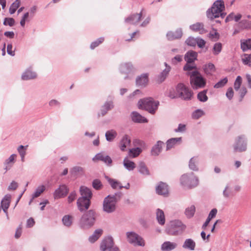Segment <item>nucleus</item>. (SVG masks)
Listing matches in <instances>:
<instances>
[{"mask_svg": "<svg viewBox=\"0 0 251 251\" xmlns=\"http://www.w3.org/2000/svg\"><path fill=\"white\" fill-rule=\"evenodd\" d=\"M79 191L81 197L77 199L76 204L78 209L82 212L89 209L93 194L90 189L83 186L80 187Z\"/></svg>", "mask_w": 251, "mask_h": 251, "instance_id": "f257e3e1", "label": "nucleus"}, {"mask_svg": "<svg viewBox=\"0 0 251 251\" xmlns=\"http://www.w3.org/2000/svg\"><path fill=\"white\" fill-rule=\"evenodd\" d=\"M122 193L121 192L115 193L114 195H109L104 199L102 209L107 213L114 212L116 209V204L121 199Z\"/></svg>", "mask_w": 251, "mask_h": 251, "instance_id": "f03ea898", "label": "nucleus"}, {"mask_svg": "<svg viewBox=\"0 0 251 251\" xmlns=\"http://www.w3.org/2000/svg\"><path fill=\"white\" fill-rule=\"evenodd\" d=\"M97 213L95 210L90 209L86 211L79 219V226L84 229L92 227L96 221Z\"/></svg>", "mask_w": 251, "mask_h": 251, "instance_id": "7ed1b4c3", "label": "nucleus"}, {"mask_svg": "<svg viewBox=\"0 0 251 251\" xmlns=\"http://www.w3.org/2000/svg\"><path fill=\"white\" fill-rule=\"evenodd\" d=\"M186 226L178 220L171 221L166 226L165 232L169 235H181L186 229Z\"/></svg>", "mask_w": 251, "mask_h": 251, "instance_id": "20e7f679", "label": "nucleus"}, {"mask_svg": "<svg viewBox=\"0 0 251 251\" xmlns=\"http://www.w3.org/2000/svg\"><path fill=\"white\" fill-rule=\"evenodd\" d=\"M186 75L190 76V83L194 89L204 87L206 80L198 71L187 72Z\"/></svg>", "mask_w": 251, "mask_h": 251, "instance_id": "39448f33", "label": "nucleus"}, {"mask_svg": "<svg viewBox=\"0 0 251 251\" xmlns=\"http://www.w3.org/2000/svg\"><path fill=\"white\" fill-rule=\"evenodd\" d=\"M225 9L224 1L223 0H217L211 7L206 11V16L211 20L219 18L221 12Z\"/></svg>", "mask_w": 251, "mask_h": 251, "instance_id": "423d86ee", "label": "nucleus"}, {"mask_svg": "<svg viewBox=\"0 0 251 251\" xmlns=\"http://www.w3.org/2000/svg\"><path fill=\"white\" fill-rule=\"evenodd\" d=\"M159 104L158 101H155L151 98L141 99L138 101L139 108L145 109L152 114L155 113Z\"/></svg>", "mask_w": 251, "mask_h": 251, "instance_id": "0eeeda50", "label": "nucleus"}, {"mask_svg": "<svg viewBox=\"0 0 251 251\" xmlns=\"http://www.w3.org/2000/svg\"><path fill=\"white\" fill-rule=\"evenodd\" d=\"M182 186L188 189H192L197 186L199 183L198 177L191 172L182 175L180 178Z\"/></svg>", "mask_w": 251, "mask_h": 251, "instance_id": "6e6552de", "label": "nucleus"}, {"mask_svg": "<svg viewBox=\"0 0 251 251\" xmlns=\"http://www.w3.org/2000/svg\"><path fill=\"white\" fill-rule=\"evenodd\" d=\"M176 89L178 94V98L185 100H189L191 99L193 93L183 83H178L176 85Z\"/></svg>", "mask_w": 251, "mask_h": 251, "instance_id": "1a4fd4ad", "label": "nucleus"}, {"mask_svg": "<svg viewBox=\"0 0 251 251\" xmlns=\"http://www.w3.org/2000/svg\"><path fill=\"white\" fill-rule=\"evenodd\" d=\"M101 251H120L119 248L114 245L113 239L111 236L104 238L100 246Z\"/></svg>", "mask_w": 251, "mask_h": 251, "instance_id": "9d476101", "label": "nucleus"}, {"mask_svg": "<svg viewBox=\"0 0 251 251\" xmlns=\"http://www.w3.org/2000/svg\"><path fill=\"white\" fill-rule=\"evenodd\" d=\"M126 236L128 242L134 246H144L145 242L143 238L134 232H127Z\"/></svg>", "mask_w": 251, "mask_h": 251, "instance_id": "9b49d317", "label": "nucleus"}, {"mask_svg": "<svg viewBox=\"0 0 251 251\" xmlns=\"http://www.w3.org/2000/svg\"><path fill=\"white\" fill-rule=\"evenodd\" d=\"M247 149V139L244 135H241L236 139L234 145V151L242 152Z\"/></svg>", "mask_w": 251, "mask_h": 251, "instance_id": "f8f14e48", "label": "nucleus"}, {"mask_svg": "<svg viewBox=\"0 0 251 251\" xmlns=\"http://www.w3.org/2000/svg\"><path fill=\"white\" fill-rule=\"evenodd\" d=\"M149 82V74L145 73L138 76L136 78V84L138 87H146Z\"/></svg>", "mask_w": 251, "mask_h": 251, "instance_id": "ddd939ff", "label": "nucleus"}, {"mask_svg": "<svg viewBox=\"0 0 251 251\" xmlns=\"http://www.w3.org/2000/svg\"><path fill=\"white\" fill-rule=\"evenodd\" d=\"M142 11L139 14H133L125 19V22L131 25H136L140 21L142 16Z\"/></svg>", "mask_w": 251, "mask_h": 251, "instance_id": "4468645a", "label": "nucleus"}, {"mask_svg": "<svg viewBox=\"0 0 251 251\" xmlns=\"http://www.w3.org/2000/svg\"><path fill=\"white\" fill-rule=\"evenodd\" d=\"M68 191L69 190L66 185H60V186L55 190L53 193V197L55 199L65 197L68 194Z\"/></svg>", "mask_w": 251, "mask_h": 251, "instance_id": "2eb2a0df", "label": "nucleus"}, {"mask_svg": "<svg viewBox=\"0 0 251 251\" xmlns=\"http://www.w3.org/2000/svg\"><path fill=\"white\" fill-rule=\"evenodd\" d=\"M96 160L101 161L108 166H111L112 162L111 157L102 152L98 153L93 158V160L95 161Z\"/></svg>", "mask_w": 251, "mask_h": 251, "instance_id": "dca6fc26", "label": "nucleus"}, {"mask_svg": "<svg viewBox=\"0 0 251 251\" xmlns=\"http://www.w3.org/2000/svg\"><path fill=\"white\" fill-rule=\"evenodd\" d=\"M156 192L159 195L167 196L169 193L168 185L163 182H160L156 187Z\"/></svg>", "mask_w": 251, "mask_h": 251, "instance_id": "f3484780", "label": "nucleus"}, {"mask_svg": "<svg viewBox=\"0 0 251 251\" xmlns=\"http://www.w3.org/2000/svg\"><path fill=\"white\" fill-rule=\"evenodd\" d=\"M182 31L181 28L177 29L175 31H169L167 33V37L169 40L172 41L179 39L182 37Z\"/></svg>", "mask_w": 251, "mask_h": 251, "instance_id": "a211bd4d", "label": "nucleus"}, {"mask_svg": "<svg viewBox=\"0 0 251 251\" xmlns=\"http://www.w3.org/2000/svg\"><path fill=\"white\" fill-rule=\"evenodd\" d=\"M37 77L36 73L32 71L31 69H27L22 74L21 78L22 80H27L33 79Z\"/></svg>", "mask_w": 251, "mask_h": 251, "instance_id": "6ab92c4d", "label": "nucleus"}, {"mask_svg": "<svg viewBox=\"0 0 251 251\" xmlns=\"http://www.w3.org/2000/svg\"><path fill=\"white\" fill-rule=\"evenodd\" d=\"M200 161V157L198 156H195L192 157L189 161V168L193 171H198V164Z\"/></svg>", "mask_w": 251, "mask_h": 251, "instance_id": "aec40b11", "label": "nucleus"}, {"mask_svg": "<svg viewBox=\"0 0 251 251\" xmlns=\"http://www.w3.org/2000/svg\"><path fill=\"white\" fill-rule=\"evenodd\" d=\"M114 105L112 100L106 101L102 105L100 109V114L102 116H104L108 111L112 109Z\"/></svg>", "mask_w": 251, "mask_h": 251, "instance_id": "412c9836", "label": "nucleus"}, {"mask_svg": "<svg viewBox=\"0 0 251 251\" xmlns=\"http://www.w3.org/2000/svg\"><path fill=\"white\" fill-rule=\"evenodd\" d=\"M182 141L181 137L172 138L166 142V150L168 151L174 148L176 145L179 144Z\"/></svg>", "mask_w": 251, "mask_h": 251, "instance_id": "4be33fe9", "label": "nucleus"}, {"mask_svg": "<svg viewBox=\"0 0 251 251\" xmlns=\"http://www.w3.org/2000/svg\"><path fill=\"white\" fill-rule=\"evenodd\" d=\"M164 143L161 141H158L152 147L151 154L153 156H157L162 151V146Z\"/></svg>", "mask_w": 251, "mask_h": 251, "instance_id": "5701e85b", "label": "nucleus"}, {"mask_svg": "<svg viewBox=\"0 0 251 251\" xmlns=\"http://www.w3.org/2000/svg\"><path fill=\"white\" fill-rule=\"evenodd\" d=\"M198 53L197 52L190 50L187 51L184 56L185 60L188 63L194 62L197 59Z\"/></svg>", "mask_w": 251, "mask_h": 251, "instance_id": "b1692460", "label": "nucleus"}, {"mask_svg": "<svg viewBox=\"0 0 251 251\" xmlns=\"http://www.w3.org/2000/svg\"><path fill=\"white\" fill-rule=\"evenodd\" d=\"M133 69L132 64L129 62L121 64L119 70L121 73L127 75L132 71Z\"/></svg>", "mask_w": 251, "mask_h": 251, "instance_id": "393cba45", "label": "nucleus"}, {"mask_svg": "<svg viewBox=\"0 0 251 251\" xmlns=\"http://www.w3.org/2000/svg\"><path fill=\"white\" fill-rule=\"evenodd\" d=\"M177 246V244L175 242L166 241L162 244L161 249L163 251H171L175 249Z\"/></svg>", "mask_w": 251, "mask_h": 251, "instance_id": "a878e982", "label": "nucleus"}, {"mask_svg": "<svg viewBox=\"0 0 251 251\" xmlns=\"http://www.w3.org/2000/svg\"><path fill=\"white\" fill-rule=\"evenodd\" d=\"M105 178L113 189H117L118 188L122 189L124 187L120 181L115 179L111 178L108 176H105Z\"/></svg>", "mask_w": 251, "mask_h": 251, "instance_id": "bb28decb", "label": "nucleus"}, {"mask_svg": "<svg viewBox=\"0 0 251 251\" xmlns=\"http://www.w3.org/2000/svg\"><path fill=\"white\" fill-rule=\"evenodd\" d=\"M132 120L135 123H147L148 120L138 112L134 111L131 114Z\"/></svg>", "mask_w": 251, "mask_h": 251, "instance_id": "cd10ccee", "label": "nucleus"}, {"mask_svg": "<svg viewBox=\"0 0 251 251\" xmlns=\"http://www.w3.org/2000/svg\"><path fill=\"white\" fill-rule=\"evenodd\" d=\"M196 247L195 242L191 238L186 239L183 245L182 248L190 251H194Z\"/></svg>", "mask_w": 251, "mask_h": 251, "instance_id": "c85d7f7f", "label": "nucleus"}, {"mask_svg": "<svg viewBox=\"0 0 251 251\" xmlns=\"http://www.w3.org/2000/svg\"><path fill=\"white\" fill-rule=\"evenodd\" d=\"M138 172L142 175L144 176H149L150 175V171L147 168L146 164L143 162L141 161L139 163L138 166Z\"/></svg>", "mask_w": 251, "mask_h": 251, "instance_id": "c756f323", "label": "nucleus"}, {"mask_svg": "<svg viewBox=\"0 0 251 251\" xmlns=\"http://www.w3.org/2000/svg\"><path fill=\"white\" fill-rule=\"evenodd\" d=\"M238 26L241 30L251 29V20L243 19L239 22Z\"/></svg>", "mask_w": 251, "mask_h": 251, "instance_id": "7c9ffc66", "label": "nucleus"}, {"mask_svg": "<svg viewBox=\"0 0 251 251\" xmlns=\"http://www.w3.org/2000/svg\"><path fill=\"white\" fill-rule=\"evenodd\" d=\"M156 215L158 223L161 226L164 225L165 223V218L163 211L158 208L156 210Z\"/></svg>", "mask_w": 251, "mask_h": 251, "instance_id": "2f4dec72", "label": "nucleus"}, {"mask_svg": "<svg viewBox=\"0 0 251 251\" xmlns=\"http://www.w3.org/2000/svg\"><path fill=\"white\" fill-rule=\"evenodd\" d=\"M103 230L101 229H97L94 231L93 234L89 238L90 242L93 243L96 241L102 235Z\"/></svg>", "mask_w": 251, "mask_h": 251, "instance_id": "473e14b6", "label": "nucleus"}, {"mask_svg": "<svg viewBox=\"0 0 251 251\" xmlns=\"http://www.w3.org/2000/svg\"><path fill=\"white\" fill-rule=\"evenodd\" d=\"M16 155L15 154H12V155H11L10 156V157L7 159L4 163V170H5L6 172L9 170L12 166L14 162V160H15V158L16 157Z\"/></svg>", "mask_w": 251, "mask_h": 251, "instance_id": "72a5a7b5", "label": "nucleus"}, {"mask_svg": "<svg viewBox=\"0 0 251 251\" xmlns=\"http://www.w3.org/2000/svg\"><path fill=\"white\" fill-rule=\"evenodd\" d=\"M241 49L245 51L251 50V39H243L241 40Z\"/></svg>", "mask_w": 251, "mask_h": 251, "instance_id": "f704fd0d", "label": "nucleus"}, {"mask_svg": "<svg viewBox=\"0 0 251 251\" xmlns=\"http://www.w3.org/2000/svg\"><path fill=\"white\" fill-rule=\"evenodd\" d=\"M124 167L129 171L133 170L136 168V164L132 161L125 158L123 161Z\"/></svg>", "mask_w": 251, "mask_h": 251, "instance_id": "c9c22d12", "label": "nucleus"}, {"mask_svg": "<svg viewBox=\"0 0 251 251\" xmlns=\"http://www.w3.org/2000/svg\"><path fill=\"white\" fill-rule=\"evenodd\" d=\"M170 72L169 68L165 69L158 76L157 78V81L159 83L163 82L168 76Z\"/></svg>", "mask_w": 251, "mask_h": 251, "instance_id": "e433bc0d", "label": "nucleus"}, {"mask_svg": "<svg viewBox=\"0 0 251 251\" xmlns=\"http://www.w3.org/2000/svg\"><path fill=\"white\" fill-rule=\"evenodd\" d=\"M130 139L127 135H125L120 142L121 150L124 151L127 146L130 144Z\"/></svg>", "mask_w": 251, "mask_h": 251, "instance_id": "4c0bfd02", "label": "nucleus"}, {"mask_svg": "<svg viewBox=\"0 0 251 251\" xmlns=\"http://www.w3.org/2000/svg\"><path fill=\"white\" fill-rule=\"evenodd\" d=\"M204 73L206 75H211L212 73L215 72V67L213 63H209L205 64L203 67Z\"/></svg>", "mask_w": 251, "mask_h": 251, "instance_id": "58836bf2", "label": "nucleus"}, {"mask_svg": "<svg viewBox=\"0 0 251 251\" xmlns=\"http://www.w3.org/2000/svg\"><path fill=\"white\" fill-rule=\"evenodd\" d=\"M196 211V208L194 205H192L186 208L185 214L188 218L193 217Z\"/></svg>", "mask_w": 251, "mask_h": 251, "instance_id": "ea45409f", "label": "nucleus"}, {"mask_svg": "<svg viewBox=\"0 0 251 251\" xmlns=\"http://www.w3.org/2000/svg\"><path fill=\"white\" fill-rule=\"evenodd\" d=\"M70 173L72 176L83 175L84 174V169L80 166H75L71 170Z\"/></svg>", "mask_w": 251, "mask_h": 251, "instance_id": "a19ab883", "label": "nucleus"}, {"mask_svg": "<svg viewBox=\"0 0 251 251\" xmlns=\"http://www.w3.org/2000/svg\"><path fill=\"white\" fill-rule=\"evenodd\" d=\"M62 221L64 226L70 227L73 223V217L70 215H65L63 217Z\"/></svg>", "mask_w": 251, "mask_h": 251, "instance_id": "79ce46f5", "label": "nucleus"}, {"mask_svg": "<svg viewBox=\"0 0 251 251\" xmlns=\"http://www.w3.org/2000/svg\"><path fill=\"white\" fill-rule=\"evenodd\" d=\"M10 195H5L1 201V207H4L5 209H8L10 205Z\"/></svg>", "mask_w": 251, "mask_h": 251, "instance_id": "37998d69", "label": "nucleus"}, {"mask_svg": "<svg viewBox=\"0 0 251 251\" xmlns=\"http://www.w3.org/2000/svg\"><path fill=\"white\" fill-rule=\"evenodd\" d=\"M207 90H204L199 92L197 95L198 99L201 102H205L208 100V97L206 95Z\"/></svg>", "mask_w": 251, "mask_h": 251, "instance_id": "c03bdc74", "label": "nucleus"}, {"mask_svg": "<svg viewBox=\"0 0 251 251\" xmlns=\"http://www.w3.org/2000/svg\"><path fill=\"white\" fill-rule=\"evenodd\" d=\"M190 28L193 31H203V24L201 23H197L195 24L191 25L190 26Z\"/></svg>", "mask_w": 251, "mask_h": 251, "instance_id": "a18cd8bd", "label": "nucleus"}, {"mask_svg": "<svg viewBox=\"0 0 251 251\" xmlns=\"http://www.w3.org/2000/svg\"><path fill=\"white\" fill-rule=\"evenodd\" d=\"M242 61L244 65L251 67V53L250 54H244L242 57Z\"/></svg>", "mask_w": 251, "mask_h": 251, "instance_id": "49530a36", "label": "nucleus"}, {"mask_svg": "<svg viewBox=\"0 0 251 251\" xmlns=\"http://www.w3.org/2000/svg\"><path fill=\"white\" fill-rule=\"evenodd\" d=\"M117 133L114 130H108L105 133V137L108 141H112L116 137Z\"/></svg>", "mask_w": 251, "mask_h": 251, "instance_id": "de8ad7c7", "label": "nucleus"}, {"mask_svg": "<svg viewBox=\"0 0 251 251\" xmlns=\"http://www.w3.org/2000/svg\"><path fill=\"white\" fill-rule=\"evenodd\" d=\"M45 190V187L44 185H41L38 187L35 192L32 194V199L38 197L41 193H42Z\"/></svg>", "mask_w": 251, "mask_h": 251, "instance_id": "09e8293b", "label": "nucleus"}, {"mask_svg": "<svg viewBox=\"0 0 251 251\" xmlns=\"http://www.w3.org/2000/svg\"><path fill=\"white\" fill-rule=\"evenodd\" d=\"M142 150L139 147L132 148L129 150V154L132 157H136L141 152Z\"/></svg>", "mask_w": 251, "mask_h": 251, "instance_id": "8fccbe9b", "label": "nucleus"}, {"mask_svg": "<svg viewBox=\"0 0 251 251\" xmlns=\"http://www.w3.org/2000/svg\"><path fill=\"white\" fill-rule=\"evenodd\" d=\"M222 44L221 43H216L214 45L213 48V53L215 55L219 54L222 50Z\"/></svg>", "mask_w": 251, "mask_h": 251, "instance_id": "3c124183", "label": "nucleus"}, {"mask_svg": "<svg viewBox=\"0 0 251 251\" xmlns=\"http://www.w3.org/2000/svg\"><path fill=\"white\" fill-rule=\"evenodd\" d=\"M20 4V0H16L15 2H14L10 6L9 8V13L11 14H14L17 9L19 7Z\"/></svg>", "mask_w": 251, "mask_h": 251, "instance_id": "603ef678", "label": "nucleus"}, {"mask_svg": "<svg viewBox=\"0 0 251 251\" xmlns=\"http://www.w3.org/2000/svg\"><path fill=\"white\" fill-rule=\"evenodd\" d=\"M92 185L93 187L96 190H99L102 187V184L99 179H95L93 180Z\"/></svg>", "mask_w": 251, "mask_h": 251, "instance_id": "864d4df0", "label": "nucleus"}, {"mask_svg": "<svg viewBox=\"0 0 251 251\" xmlns=\"http://www.w3.org/2000/svg\"><path fill=\"white\" fill-rule=\"evenodd\" d=\"M185 43L189 46L195 47L197 43V38L189 37L185 41Z\"/></svg>", "mask_w": 251, "mask_h": 251, "instance_id": "5fc2aeb1", "label": "nucleus"}, {"mask_svg": "<svg viewBox=\"0 0 251 251\" xmlns=\"http://www.w3.org/2000/svg\"><path fill=\"white\" fill-rule=\"evenodd\" d=\"M204 115V112L201 109H197L192 113V117L193 119H198Z\"/></svg>", "mask_w": 251, "mask_h": 251, "instance_id": "6e6d98bb", "label": "nucleus"}, {"mask_svg": "<svg viewBox=\"0 0 251 251\" xmlns=\"http://www.w3.org/2000/svg\"><path fill=\"white\" fill-rule=\"evenodd\" d=\"M227 81L228 79L227 77H225L216 83L214 85V87L217 89L222 88L227 83Z\"/></svg>", "mask_w": 251, "mask_h": 251, "instance_id": "4d7b16f0", "label": "nucleus"}, {"mask_svg": "<svg viewBox=\"0 0 251 251\" xmlns=\"http://www.w3.org/2000/svg\"><path fill=\"white\" fill-rule=\"evenodd\" d=\"M104 40V37H100L97 39L96 41L93 42L91 45L90 48L92 50L94 49L95 48L98 47L100 44L102 43Z\"/></svg>", "mask_w": 251, "mask_h": 251, "instance_id": "13d9d810", "label": "nucleus"}, {"mask_svg": "<svg viewBox=\"0 0 251 251\" xmlns=\"http://www.w3.org/2000/svg\"><path fill=\"white\" fill-rule=\"evenodd\" d=\"M242 77L240 76L239 75L236 77L234 84V87L236 91H238L242 83Z\"/></svg>", "mask_w": 251, "mask_h": 251, "instance_id": "bf43d9fd", "label": "nucleus"}, {"mask_svg": "<svg viewBox=\"0 0 251 251\" xmlns=\"http://www.w3.org/2000/svg\"><path fill=\"white\" fill-rule=\"evenodd\" d=\"M15 24V20L12 18H5L3 21V25H8L10 26H12Z\"/></svg>", "mask_w": 251, "mask_h": 251, "instance_id": "052dcab7", "label": "nucleus"}, {"mask_svg": "<svg viewBox=\"0 0 251 251\" xmlns=\"http://www.w3.org/2000/svg\"><path fill=\"white\" fill-rule=\"evenodd\" d=\"M190 63H187L183 66V70L187 71V72H191L190 71L193 69L197 68L196 66H192L190 64Z\"/></svg>", "mask_w": 251, "mask_h": 251, "instance_id": "680f3d73", "label": "nucleus"}, {"mask_svg": "<svg viewBox=\"0 0 251 251\" xmlns=\"http://www.w3.org/2000/svg\"><path fill=\"white\" fill-rule=\"evenodd\" d=\"M168 97L172 99H174L178 98V95L176 91V92L174 89H172L169 91Z\"/></svg>", "mask_w": 251, "mask_h": 251, "instance_id": "e2e57ef3", "label": "nucleus"}, {"mask_svg": "<svg viewBox=\"0 0 251 251\" xmlns=\"http://www.w3.org/2000/svg\"><path fill=\"white\" fill-rule=\"evenodd\" d=\"M196 45H197L200 48H203L205 45V41L201 38L197 37Z\"/></svg>", "mask_w": 251, "mask_h": 251, "instance_id": "0e129e2a", "label": "nucleus"}, {"mask_svg": "<svg viewBox=\"0 0 251 251\" xmlns=\"http://www.w3.org/2000/svg\"><path fill=\"white\" fill-rule=\"evenodd\" d=\"M186 130V125L184 124H179L178 127L174 130L176 132H183Z\"/></svg>", "mask_w": 251, "mask_h": 251, "instance_id": "69168bd1", "label": "nucleus"}, {"mask_svg": "<svg viewBox=\"0 0 251 251\" xmlns=\"http://www.w3.org/2000/svg\"><path fill=\"white\" fill-rule=\"evenodd\" d=\"M182 60V56L180 55H177L172 59V63L175 65L176 64L177 62H180Z\"/></svg>", "mask_w": 251, "mask_h": 251, "instance_id": "338daca9", "label": "nucleus"}, {"mask_svg": "<svg viewBox=\"0 0 251 251\" xmlns=\"http://www.w3.org/2000/svg\"><path fill=\"white\" fill-rule=\"evenodd\" d=\"M18 186V183L15 181H12L8 186V190L9 191L15 190L17 188Z\"/></svg>", "mask_w": 251, "mask_h": 251, "instance_id": "774afa93", "label": "nucleus"}]
</instances>
